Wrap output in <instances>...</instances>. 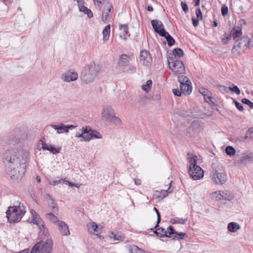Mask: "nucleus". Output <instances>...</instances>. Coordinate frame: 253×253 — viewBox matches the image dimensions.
<instances>
[{"label":"nucleus","instance_id":"obj_1","mask_svg":"<svg viewBox=\"0 0 253 253\" xmlns=\"http://www.w3.org/2000/svg\"><path fill=\"white\" fill-rule=\"evenodd\" d=\"M2 161L6 173L13 181L20 180L24 175L28 161V154L22 155L18 150H6L2 154Z\"/></svg>","mask_w":253,"mask_h":253},{"label":"nucleus","instance_id":"obj_2","mask_svg":"<svg viewBox=\"0 0 253 253\" xmlns=\"http://www.w3.org/2000/svg\"><path fill=\"white\" fill-rule=\"evenodd\" d=\"M101 68V64L95 61L86 65L81 74V79L82 82L86 84L92 82Z\"/></svg>","mask_w":253,"mask_h":253},{"label":"nucleus","instance_id":"obj_3","mask_svg":"<svg viewBox=\"0 0 253 253\" xmlns=\"http://www.w3.org/2000/svg\"><path fill=\"white\" fill-rule=\"evenodd\" d=\"M18 205L9 207L6 211L8 221L13 223L20 221L26 212L25 207L21 203H17Z\"/></svg>","mask_w":253,"mask_h":253},{"label":"nucleus","instance_id":"obj_4","mask_svg":"<svg viewBox=\"0 0 253 253\" xmlns=\"http://www.w3.org/2000/svg\"><path fill=\"white\" fill-rule=\"evenodd\" d=\"M101 115L103 121L115 125H120L122 124L121 119L118 117L116 116L115 111L110 105L103 106Z\"/></svg>","mask_w":253,"mask_h":253},{"label":"nucleus","instance_id":"obj_5","mask_svg":"<svg viewBox=\"0 0 253 253\" xmlns=\"http://www.w3.org/2000/svg\"><path fill=\"white\" fill-rule=\"evenodd\" d=\"M197 158L193 156L188 158L189 166V174L194 180H198L204 176V170L197 165Z\"/></svg>","mask_w":253,"mask_h":253},{"label":"nucleus","instance_id":"obj_6","mask_svg":"<svg viewBox=\"0 0 253 253\" xmlns=\"http://www.w3.org/2000/svg\"><path fill=\"white\" fill-rule=\"evenodd\" d=\"M211 175L213 182L217 185H222L225 183L227 179L226 173L221 167H218L216 169L214 166H212Z\"/></svg>","mask_w":253,"mask_h":253},{"label":"nucleus","instance_id":"obj_7","mask_svg":"<svg viewBox=\"0 0 253 253\" xmlns=\"http://www.w3.org/2000/svg\"><path fill=\"white\" fill-rule=\"evenodd\" d=\"M52 246L51 239H46L44 243L40 241L34 246L30 253H51Z\"/></svg>","mask_w":253,"mask_h":253},{"label":"nucleus","instance_id":"obj_8","mask_svg":"<svg viewBox=\"0 0 253 253\" xmlns=\"http://www.w3.org/2000/svg\"><path fill=\"white\" fill-rule=\"evenodd\" d=\"M236 44H234L231 52L234 55L239 56L241 54V52L238 50L237 48H240L242 51H244L248 47H250L251 41L248 37L244 36L239 39L236 40Z\"/></svg>","mask_w":253,"mask_h":253},{"label":"nucleus","instance_id":"obj_9","mask_svg":"<svg viewBox=\"0 0 253 253\" xmlns=\"http://www.w3.org/2000/svg\"><path fill=\"white\" fill-rule=\"evenodd\" d=\"M169 68L177 74L182 73L185 71V67L183 62L179 60L169 59L168 60Z\"/></svg>","mask_w":253,"mask_h":253},{"label":"nucleus","instance_id":"obj_10","mask_svg":"<svg viewBox=\"0 0 253 253\" xmlns=\"http://www.w3.org/2000/svg\"><path fill=\"white\" fill-rule=\"evenodd\" d=\"M204 126L202 122L199 121H194L192 122L190 127H188L187 132L190 134L192 137H195L204 130Z\"/></svg>","mask_w":253,"mask_h":253},{"label":"nucleus","instance_id":"obj_11","mask_svg":"<svg viewBox=\"0 0 253 253\" xmlns=\"http://www.w3.org/2000/svg\"><path fill=\"white\" fill-rule=\"evenodd\" d=\"M140 63L145 66H149L152 63V58L149 51L144 49L140 53Z\"/></svg>","mask_w":253,"mask_h":253},{"label":"nucleus","instance_id":"obj_12","mask_svg":"<svg viewBox=\"0 0 253 253\" xmlns=\"http://www.w3.org/2000/svg\"><path fill=\"white\" fill-rule=\"evenodd\" d=\"M151 22L155 32L160 36L163 35L164 33L167 32L165 30L164 26L161 21L158 20H152Z\"/></svg>","mask_w":253,"mask_h":253},{"label":"nucleus","instance_id":"obj_13","mask_svg":"<svg viewBox=\"0 0 253 253\" xmlns=\"http://www.w3.org/2000/svg\"><path fill=\"white\" fill-rule=\"evenodd\" d=\"M87 132L85 136V141H89L91 139L96 138L101 139L102 138L101 134L95 130L90 128V127L87 126Z\"/></svg>","mask_w":253,"mask_h":253},{"label":"nucleus","instance_id":"obj_14","mask_svg":"<svg viewBox=\"0 0 253 253\" xmlns=\"http://www.w3.org/2000/svg\"><path fill=\"white\" fill-rule=\"evenodd\" d=\"M78 75L75 72L69 71L63 74L62 76V79L66 82L75 81L77 80Z\"/></svg>","mask_w":253,"mask_h":253},{"label":"nucleus","instance_id":"obj_15","mask_svg":"<svg viewBox=\"0 0 253 253\" xmlns=\"http://www.w3.org/2000/svg\"><path fill=\"white\" fill-rule=\"evenodd\" d=\"M35 224L38 226L40 233H42L44 237H47L48 236L49 232L48 229L41 218L38 217V219H37V221H35Z\"/></svg>","mask_w":253,"mask_h":253},{"label":"nucleus","instance_id":"obj_16","mask_svg":"<svg viewBox=\"0 0 253 253\" xmlns=\"http://www.w3.org/2000/svg\"><path fill=\"white\" fill-rule=\"evenodd\" d=\"M113 7L112 4L108 3V8L107 9V11L105 10L103 12L102 16V20L104 23H106L110 21L112 18V11Z\"/></svg>","mask_w":253,"mask_h":253},{"label":"nucleus","instance_id":"obj_17","mask_svg":"<svg viewBox=\"0 0 253 253\" xmlns=\"http://www.w3.org/2000/svg\"><path fill=\"white\" fill-rule=\"evenodd\" d=\"M58 228L60 233L64 236H68L70 234L68 225L64 221H59L57 223Z\"/></svg>","mask_w":253,"mask_h":253},{"label":"nucleus","instance_id":"obj_18","mask_svg":"<svg viewBox=\"0 0 253 253\" xmlns=\"http://www.w3.org/2000/svg\"><path fill=\"white\" fill-rule=\"evenodd\" d=\"M130 61L129 57L126 54H122L118 61V65L119 67L127 66Z\"/></svg>","mask_w":253,"mask_h":253},{"label":"nucleus","instance_id":"obj_19","mask_svg":"<svg viewBox=\"0 0 253 253\" xmlns=\"http://www.w3.org/2000/svg\"><path fill=\"white\" fill-rule=\"evenodd\" d=\"M179 87L182 93L185 95H189L192 90V83H187L184 84L183 85H180Z\"/></svg>","mask_w":253,"mask_h":253},{"label":"nucleus","instance_id":"obj_20","mask_svg":"<svg viewBox=\"0 0 253 253\" xmlns=\"http://www.w3.org/2000/svg\"><path fill=\"white\" fill-rule=\"evenodd\" d=\"M119 29L123 31V32L124 33L123 35H120V38L125 41H126L127 39V36H129L128 26L126 24H121L119 26Z\"/></svg>","mask_w":253,"mask_h":253},{"label":"nucleus","instance_id":"obj_21","mask_svg":"<svg viewBox=\"0 0 253 253\" xmlns=\"http://www.w3.org/2000/svg\"><path fill=\"white\" fill-rule=\"evenodd\" d=\"M230 31H232V37L234 40H237L242 35V28L240 27H238L237 29L234 27Z\"/></svg>","mask_w":253,"mask_h":253},{"label":"nucleus","instance_id":"obj_22","mask_svg":"<svg viewBox=\"0 0 253 253\" xmlns=\"http://www.w3.org/2000/svg\"><path fill=\"white\" fill-rule=\"evenodd\" d=\"M221 87H223L224 88V90L227 92H228V90H230L233 92H234L237 95L240 94L241 93L240 90L239 88V87L233 84H232L229 87H226L224 85H222L221 86Z\"/></svg>","mask_w":253,"mask_h":253},{"label":"nucleus","instance_id":"obj_23","mask_svg":"<svg viewBox=\"0 0 253 253\" xmlns=\"http://www.w3.org/2000/svg\"><path fill=\"white\" fill-rule=\"evenodd\" d=\"M175 233H176V231L174 229L173 227L172 226H169L167 228V231L164 229L163 236L165 237L172 238L173 236L172 235L175 234Z\"/></svg>","mask_w":253,"mask_h":253},{"label":"nucleus","instance_id":"obj_24","mask_svg":"<svg viewBox=\"0 0 253 253\" xmlns=\"http://www.w3.org/2000/svg\"><path fill=\"white\" fill-rule=\"evenodd\" d=\"M178 114L183 117H193L194 116V113L191 109L183 110L181 109L178 111Z\"/></svg>","mask_w":253,"mask_h":253},{"label":"nucleus","instance_id":"obj_25","mask_svg":"<svg viewBox=\"0 0 253 253\" xmlns=\"http://www.w3.org/2000/svg\"><path fill=\"white\" fill-rule=\"evenodd\" d=\"M221 194H222V195H221V196H222L221 198L222 200L231 201L234 198L233 193L227 190L222 191Z\"/></svg>","mask_w":253,"mask_h":253},{"label":"nucleus","instance_id":"obj_26","mask_svg":"<svg viewBox=\"0 0 253 253\" xmlns=\"http://www.w3.org/2000/svg\"><path fill=\"white\" fill-rule=\"evenodd\" d=\"M253 161V157L251 153L243 155L240 159V163L246 165L247 162H252Z\"/></svg>","mask_w":253,"mask_h":253},{"label":"nucleus","instance_id":"obj_27","mask_svg":"<svg viewBox=\"0 0 253 253\" xmlns=\"http://www.w3.org/2000/svg\"><path fill=\"white\" fill-rule=\"evenodd\" d=\"M162 37H164L168 42V44L169 46H171L175 43L174 39L169 34L168 32L164 33V34L161 36Z\"/></svg>","mask_w":253,"mask_h":253},{"label":"nucleus","instance_id":"obj_28","mask_svg":"<svg viewBox=\"0 0 253 253\" xmlns=\"http://www.w3.org/2000/svg\"><path fill=\"white\" fill-rule=\"evenodd\" d=\"M51 126L55 130H57V133H62L64 132H65L66 129V126L64 125L63 123H60L59 125H52Z\"/></svg>","mask_w":253,"mask_h":253},{"label":"nucleus","instance_id":"obj_29","mask_svg":"<svg viewBox=\"0 0 253 253\" xmlns=\"http://www.w3.org/2000/svg\"><path fill=\"white\" fill-rule=\"evenodd\" d=\"M227 228L230 232L234 233L240 229V226L237 223L232 222L228 224Z\"/></svg>","mask_w":253,"mask_h":253},{"label":"nucleus","instance_id":"obj_30","mask_svg":"<svg viewBox=\"0 0 253 253\" xmlns=\"http://www.w3.org/2000/svg\"><path fill=\"white\" fill-rule=\"evenodd\" d=\"M79 10L80 11L83 12L85 14H86L89 18H91L93 17V14L91 10L88 9L87 7L83 5L80 6Z\"/></svg>","mask_w":253,"mask_h":253},{"label":"nucleus","instance_id":"obj_31","mask_svg":"<svg viewBox=\"0 0 253 253\" xmlns=\"http://www.w3.org/2000/svg\"><path fill=\"white\" fill-rule=\"evenodd\" d=\"M187 220V218H182L177 217H175L170 219V222L172 224H185Z\"/></svg>","mask_w":253,"mask_h":253},{"label":"nucleus","instance_id":"obj_32","mask_svg":"<svg viewBox=\"0 0 253 253\" xmlns=\"http://www.w3.org/2000/svg\"><path fill=\"white\" fill-rule=\"evenodd\" d=\"M109 237L113 239L114 241H123L124 238V236L120 233H115L113 232H111L109 233Z\"/></svg>","mask_w":253,"mask_h":253},{"label":"nucleus","instance_id":"obj_33","mask_svg":"<svg viewBox=\"0 0 253 253\" xmlns=\"http://www.w3.org/2000/svg\"><path fill=\"white\" fill-rule=\"evenodd\" d=\"M110 33V25H107L103 30L102 34L104 41H107L109 37Z\"/></svg>","mask_w":253,"mask_h":253},{"label":"nucleus","instance_id":"obj_34","mask_svg":"<svg viewBox=\"0 0 253 253\" xmlns=\"http://www.w3.org/2000/svg\"><path fill=\"white\" fill-rule=\"evenodd\" d=\"M232 38V31H230L228 33H225L221 39L222 42L224 44H226L228 43L229 41Z\"/></svg>","mask_w":253,"mask_h":253},{"label":"nucleus","instance_id":"obj_35","mask_svg":"<svg viewBox=\"0 0 253 253\" xmlns=\"http://www.w3.org/2000/svg\"><path fill=\"white\" fill-rule=\"evenodd\" d=\"M82 132H76L75 133L76 137H82L83 139L81 140L85 141V136H86L87 131V126L83 127L81 129Z\"/></svg>","mask_w":253,"mask_h":253},{"label":"nucleus","instance_id":"obj_36","mask_svg":"<svg viewBox=\"0 0 253 253\" xmlns=\"http://www.w3.org/2000/svg\"><path fill=\"white\" fill-rule=\"evenodd\" d=\"M130 253H144V251L135 245H131L129 247Z\"/></svg>","mask_w":253,"mask_h":253},{"label":"nucleus","instance_id":"obj_37","mask_svg":"<svg viewBox=\"0 0 253 253\" xmlns=\"http://www.w3.org/2000/svg\"><path fill=\"white\" fill-rule=\"evenodd\" d=\"M178 81L180 83V85L184 84H191L190 80L185 76L179 75L178 77Z\"/></svg>","mask_w":253,"mask_h":253},{"label":"nucleus","instance_id":"obj_38","mask_svg":"<svg viewBox=\"0 0 253 253\" xmlns=\"http://www.w3.org/2000/svg\"><path fill=\"white\" fill-rule=\"evenodd\" d=\"M152 81L151 80H148L146 82V84L142 85V89L144 90L146 92H148L152 87Z\"/></svg>","mask_w":253,"mask_h":253},{"label":"nucleus","instance_id":"obj_39","mask_svg":"<svg viewBox=\"0 0 253 253\" xmlns=\"http://www.w3.org/2000/svg\"><path fill=\"white\" fill-rule=\"evenodd\" d=\"M45 217H46L47 219L49 220L51 222L54 223H56L57 222L58 223V221H59L58 220V218L51 212L47 213L45 215Z\"/></svg>","mask_w":253,"mask_h":253},{"label":"nucleus","instance_id":"obj_40","mask_svg":"<svg viewBox=\"0 0 253 253\" xmlns=\"http://www.w3.org/2000/svg\"><path fill=\"white\" fill-rule=\"evenodd\" d=\"M172 53L175 57L177 56V57L180 58L184 55L183 51L178 47L174 49L172 51Z\"/></svg>","mask_w":253,"mask_h":253},{"label":"nucleus","instance_id":"obj_41","mask_svg":"<svg viewBox=\"0 0 253 253\" xmlns=\"http://www.w3.org/2000/svg\"><path fill=\"white\" fill-rule=\"evenodd\" d=\"M154 229H155L153 232L154 233L158 236L160 238H164L165 236H163L164 234L161 233L160 232H159L160 230L162 231L163 233L164 232V229L161 227H157V228H152L151 229V230H153Z\"/></svg>","mask_w":253,"mask_h":253},{"label":"nucleus","instance_id":"obj_42","mask_svg":"<svg viewBox=\"0 0 253 253\" xmlns=\"http://www.w3.org/2000/svg\"><path fill=\"white\" fill-rule=\"evenodd\" d=\"M225 152L226 154L230 157L235 155L236 153L235 149L233 147L230 146H228L226 148Z\"/></svg>","mask_w":253,"mask_h":253},{"label":"nucleus","instance_id":"obj_43","mask_svg":"<svg viewBox=\"0 0 253 253\" xmlns=\"http://www.w3.org/2000/svg\"><path fill=\"white\" fill-rule=\"evenodd\" d=\"M169 186H170L171 183H169ZM169 189L170 187H169V189L167 190H162L161 191L159 192V194L158 195V197L159 198H161L162 199L165 198L167 196L168 193L171 192V191H169ZM157 192H158V191H157Z\"/></svg>","mask_w":253,"mask_h":253},{"label":"nucleus","instance_id":"obj_44","mask_svg":"<svg viewBox=\"0 0 253 253\" xmlns=\"http://www.w3.org/2000/svg\"><path fill=\"white\" fill-rule=\"evenodd\" d=\"M186 236L185 233L183 232H178L176 231V233H175V235L172 237V240H178L181 239H183L184 237Z\"/></svg>","mask_w":253,"mask_h":253},{"label":"nucleus","instance_id":"obj_45","mask_svg":"<svg viewBox=\"0 0 253 253\" xmlns=\"http://www.w3.org/2000/svg\"><path fill=\"white\" fill-rule=\"evenodd\" d=\"M105 0H93V3L96 8L101 10L102 7V4Z\"/></svg>","mask_w":253,"mask_h":253},{"label":"nucleus","instance_id":"obj_46","mask_svg":"<svg viewBox=\"0 0 253 253\" xmlns=\"http://www.w3.org/2000/svg\"><path fill=\"white\" fill-rule=\"evenodd\" d=\"M49 147L47 150L50 151L53 154H56L60 153V148L57 149L51 144L49 145Z\"/></svg>","mask_w":253,"mask_h":253},{"label":"nucleus","instance_id":"obj_47","mask_svg":"<svg viewBox=\"0 0 253 253\" xmlns=\"http://www.w3.org/2000/svg\"><path fill=\"white\" fill-rule=\"evenodd\" d=\"M245 138L250 139L253 138V127H251L248 129L246 132Z\"/></svg>","mask_w":253,"mask_h":253},{"label":"nucleus","instance_id":"obj_48","mask_svg":"<svg viewBox=\"0 0 253 253\" xmlns=\"http://www.w3.org/2000/svg\"><path fill=\"white\" fill-rule=\"evenodd\" d=\"M50 207L51 208V210L53 212H57L58 211V207L57 205V204L55 202V201L53 200L51 201V203L50 205Z\"/></svg>","mask_w":253,"mask_h":253},{"label":"nucleus","instance_id":"obj_49","mask_svg":"<svg viewBox=\"0 0 253 253\" xmlns=\"http://www.w3.org/2000/svg\"><path fill=\"white\" fill-rule=\"evenodd\" d=\"M30 212L33 216V219H32V222L33 223H35V221H37L38 219V217L41 218L38 213L36 212V211L34 210H31Z\"/></svg>","mask_w":253,"mask_h":253},{"label":"nucleus","instance_id":"obj_50","mask_svg":"<svg viewBox=\"0 0 253 253\" xmlns=\"http://www.w3.org/2000/svg\"><path fill=\"white\" fill-rule=\"evenodd\" d=\"M136 72V68L133 65H130L126 70V72L129 74L134 73Z\"/></svg>","mask_w":253,"mask_h":253},{"label":"nucleus","instance_id":"obj_51","mask_svg":"<svg viewBox=\"0 0 253 253\" xmlns=\"http://www.w3.org/2000/svg\"><path fill=\"white\" fill-rule=\"evenodd\" d=\"M221 14L223 16H225L228 12V8L226 4H224L221 7Z\"/></svg>","mask_w":253,"mask_h":253},{"label":"nucleus","instance_id":"obj_52","mask_svg":"<svg viewBox=\"0 0 253 253\" xmlns=\"http://www.w3.org/2000/svg\"><path fill=\"white\" fill-rule=\"evenodd\" d=\"M221 192L222 191H220L219 192H215L212 193V196L213 197H215L216 200H222V199H221L222 197V196H221V195H222Z\"/></svg>","mask_w":253,"mask_h":253},{"label":"nucleus","instance_id":"obj_53","mask_svg":"<svg viewBox=\"0 0 253 253\" xmlns=\"http://www.w3.org/2000/svg\"><path fill=\"white\" fill-rule=\"evenodd\" d=\"M242 102L244 104L248 105L251 109L253 108V103L247 98H243Z\"/></svg>","mask_w":253,"mask_h":253},{"label":"nucleus","instance_id":"obj_54","mask_svg":"<svg viewBox=\"0 0 253 253\" xmlns=\"http://www.w3.org/2000/svg\"><path fill=\"white\" fill-rule=\"evenodd\" d=\"M236 107L237 108V109L240 111H244V107L239 102H238L236 100L233 101Z\"/></svg>","mask_w":253,"mask_h":253},{"label":"nucleus","instance_id":"obj_55","mask_svg":"<svg viewBox=\"0 0 253 253\" xmlns=\"http://www.w3.org/2000/svg\"><path fill=\"white\" fill-rule=\"evenodd\" d=\"M88 226L89 230L91 228L94 232L97 231V229H98V225L95 222L91 223L89 225H88Z\"/></svg>","mask_w":253,"mask_h":253},{"label":"nucleus","instance_id":"obj_56","mask_svg":"<svg viewBox=\"0 0 253 253\" xmlns=\"http://www.w3.org/2000/svg\"><path fill=\"white\" fill-rule=\"evenodd\" d=\"M40 142H41L42 148L44 150H47L49 148V145L50 144L46 143V142L43 141L42 139L40 140Z\"/></svg>","mask_w":253,"mask_h":253},{"label":"nucleus","instance_id":"obj_57","mask_svg":"<svg viewBox=\"0 0 253 253\" xmlns=\"http://www.w3.org/2000/svg\"><path fill=\"white\" fill-rule=\"evenodd\" d=\"M196 14L197 19H199L200 20H202V19H203L202 13L201 10L200 8H197L196 9Z\"/></svg>","mask_w":253,"mask_h":253},{"label":"nucleus","instance_id":"obj_58","mask_svg":"<svg viewBox=\"0 0 253 253\" xmlns=\"http://www.w3.org/2000/svg\"><path fill=\"white\" fill-rule=\"evenodd\" d=\"M181 8H182L183 11L185 13H186L188 12V7L187 4L186 3H185L183 1H181Z\"/></svg>","mask_w":253,"mask_h":253},{"label":"nucleus","instance_id":"obj_59","mask_svg":"<svg viewBox=\"0 0 253 253\" xmlns=\"http://www.w3.org/2000/svg\"><path fill=\"white\" fill-rule=\"evenodd\" d=\"M63 179H62V178H59L58 180H55L50 181L49 182V184L53 186H55V185H58L59 183H60L61 181H63Z\"/></svg>","mask_w":253,"mask_h":253},{"label":"nucleus","instance_id":"obj_60","mask_svg":"<svg viewBox=\"0 0 253 253\" xmlns=\"http://www.w3.org/2000/svg\"><path fill=\"white\" fill-rule=\"evenodd\" d=\"M172 92L174 94V95L180 96L181 94L182 93L181 91L179 90L178 88L177 89H172Z\"/></svg>","mask_w":253,"mask_h":253},{"label":"nucleus","instance_id":"obj_61","mask_svg":"<svg viewBox=\"0 0 253 253\" xmlns=\"http://www.w3.org/2000/svg\"><path fill=\"white\" fill-rule=\"evenodd\" d=\"M156 214L157 215V222L156 225L155 226V228H157V227L159 226V224L160 222H161V215H160V213L159 211H157Z\"/></svg>","mask_w":253,"mask_h":253},{"label":"nucleus","instance_id":"obj_62","mask_svg":"<svg viewBox=\"0 0 253 253\" xmlns=\"http://www.w3.org/2000/svg\"><path fill=\"white\" fill-rule=\"evenodd\" d=\"M204 99L205 100L206 102L210 103L211 102V99H212V97L208 95V94L205 95V96H204Z\"/></svg>","mask_w":253,"mask_h":253},{"label":"nucleus","instance_id":"obj_63","mask_svg":"<svg viewBox=\"0 0 253 253\" xmlns=\"http://www.w3.org/2000/svg\"><path fill=\"white\" fill-rule=\"evenodd\" d=\"M66 129L65 130V132H68L69 131V129H73L77 127V126H74L73 125H66Z\"/></svg>","mask_w":253,"mask_h":253},{"label":"nucleus","instance_id":"obj_64","mask_svg":"<svg viewBox=\"0 0 253 253\" xmlns=\"http://www.w3.org/2000/svg\"><path fill=\"white\" fill-rule=\"evenodd\" d=\"M192 20L193 26L195 27H197L198 25V24H199V19H195L194 18H192Z\"/></svg>","mask_w":253,"mask_h":253}]
</instances>
